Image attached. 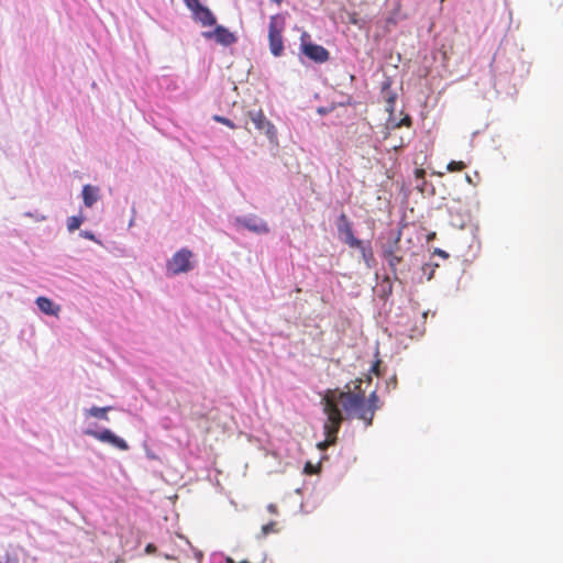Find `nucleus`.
Returning <instances> with one entry per match:
<instances>
[{
    "label": "nucleus",
    "instance_id": "nucleus-1",
    "mask_svg": "<svg viewBox=\"0 0 563 563\" xmlns=\"http://www.w3.org/2000/svg\"><path fill=\"white\" fill-rule=\"evenodd\" d=\"M530 71V63L522 58L515 44L498 47L490 63L492 82L496 95L514 97L518 86Z\"/></svg>",
    "mask_w": 563,
    "mask_h": 563
},
{
    "label": "nucleus",
    "instance_id": "nucleus-2",
    "mask_svg": "<svg viewBox=\"0 0 563 563\" xmlns=\"http://www.w3.org/2000/svg\"><path fill=\"white\" fill-rule=\"evenodd\" d=\"M323 413L327 416V421L323 424L324 435L327 441L334 444L341 426L345 420L342 399L334 395L323 398Z\"/></svg>",
    "mask_w": 563,
    "mask_h": 563
},
{
    "label": "nucleus",
    "instance_id": "nucleus-3",
    "mask_svg": "<svg viewBox=\"0 0 563 563\" xmlns=\"http://www.w3.org/2000/svg\"><path fill=\"white\" fill-rule=\"evenodd\" d=\"M342 408L345 419H361L365 421L366 427L373 422V410L369 408L366 398L362 393H341Z\"/></svg>",
    "mask_w": 563,
    "mask_h": 563
},
{
    "label": "nucleus",
    "instance_id": "nucleus-4",
    "mask_svg": "<svg viewBox=\"0 0 563 563\" xmlns=\"http://www.w3.org/2000/svg\"><path fill=\"white\" fill-rule=\"evenodd\" d=\"M330 52L322 45L311 41V35L303 31L300 35L298 59L306 66L307 60L314 64H324L330 60Z\"/></svg>",
    "mask_w": 563,
    "mask_h": 563
},
{
    "label": "nucleus",
    "instance_id": "nucleus-5",
    "mask_svg": "<svg viewBox=\"0 0 563 563\" xmlns=\"http://www.w3.org/2000/svg\"><path fill=\"white\" fill-rule=\"evenodd\" d=\"M231 223L236 231L244 229L256 235H267L271 232L268 223L255 213L235 216Z\"/></svg>",
    "mask_w": 563,
    "mask_h": 563
},
{
    "label": "nucleus",
    "instance_id": "nucleus-6",
    "mask_svg": "<svg viewBox=\"0 0 563 563\" xmlns=\"http://www.w3.org/2000/svg\"><path fill=\"white\" fill-rule=\"evenodd\" d=\"M97 427V423H90L89 427L84 430V434L97 439L102 443L110 444L120 451H128L130 449L128 442L112 430L108 428L98 429Z\"/></svg>",
    "mask_w": 563,
    "mask_h": 563
},
{
    "label": "nucleus",
    "instance_id": "nucleus-7",
    "mask_svg": "<svg viewBox=\"0 0 563 563\" xmlns=\"http://www.w3.org/2000/svg\"><path fill=\"white\" fill-rule=\"evenodd\" d=\"M192 256L194 253L187 247L178 250L167 262V274L170 276H176L194 269V264L191 263Z\"/></svg>",
    "mask_w": 563,
    "mask_h": 563
},
{
    "label": "nucleus",
    "instance_id": "nucleus-8",
    "mask_svg": "<svg viewBox=\"0 0 563 563\" xmlns=\"http://www.w3.org/2000/svg\"><path fill=\"white\" fill-rule=\"evenodd\" d=\"M400 232H397L395 239L391 242H388L383 246L382 256L386 264V274H390V276L399 275L400 272H397V267L404 263L402 256L396 254L397 249L399 247L400 241Z\"/></svg>",
    "mask_w": 563,
    "mask_h": 563
},
{
    "label": "nucleus",
    "instance_id": "nucleus-9",
    "mask_svg": "<svg viewBox=\"0 0 563 563\" xmlns=\"http://www.w3.org/2000/svg\"><path fill=\"white\" fill-rule=\"evenodd\" d=\"M249 117L253 124L255 125L256 130L263 132L271 144L278 145L277 129L265 117L264 112L261 109L250 111Z\"/></svg>",
    "mask_w": 563,
    "mask_h": 563
},
{
    "label": "nucleus",
    "instance_id": "nucleus-10",
    "mask_svg": "<svg viewBox=\"0 0 563 563\" xmlns=\"http://www.w3.org/2000/svg\"><path fill=\"white\" fill-rule=\"evenodd\" d=\"M338 236L340 241L350 247L361 246L362 240L357 239L353 233V223L345 213H341L336 221Z\"/></svg>",
    "mask_w": 563,
    "mask_h": 563
},
{
    "label": "nucleus",
    "instance_id": "nucleus-11",
    "mask_svg": "<svg viewBox=\"0 0 563 563\" xmlns=\"http://www.w3.org/2000/svg\"><path fill=\"white\" fill-rule=\"evenodd\" d=\"M206 40H214L223 46H231L238 42V37L229 29L223 25L216 24L212 31L202 32Z\"/></svg>",
    "mask_w": 563,
    "mask_h": 563
},
{
    "label": "nucleus",
    "instance_id": "nucleus-12",
    "mask_svg": "<svg viewBox=\"0 0 563 563\" xmlns=\"http://www.w3.org/2000/svg\"><path fill=\"white\" fill-rule=\"evenodd\" d=\"M35 305L37 309L46 316L57 317L60 311V307L57 303L44 296L37 297Z\"/></svg>",
    "mask_w": 563,
    "mask_h": 563
},
{
    "label": "nucleus",
    "instance_id": "nucleus-13",
    "mask_svg": "<svg viewBox=\"0 0 563 563\" xmlns=\"http://www.w3.org/2000/svg\"><path fill=\"white\" fill-rule=\"evenodd\" d=\"M192 19L195 21L201 23L202 26H213L217 24L216 15L205 4L200 9H198L196 12L192 13Z\"/></svg>",
    "mask_w": 563,
    "mask_h": 563
},
{
    "label": "nucleus",
    "instance_id": "nucleus-14",
    "mask_svg": "<svg viewBox=\"0 0 563 563\" xmlns=\"http://www.w3.org/2000/svg\"><path fill=\"white\" fill-rule=\"evenodd\" d=\"M393 280L390 274H385L379 284L378 298L384 301V305L388 302L393 295Z\"/></svg>",
    "mask_w": 563,
    "mask_h": 563
},
{
    "label": "nucleus",
    "instance_id": "nucleus-15",
    "mask_svg": "<svg viewBox=\"0 0 563 563\" xmlns=\"http://www.w3.org/2000/svg\"><path fill=\"white\" fill-rule=\"evenodd\" d=\"M99 191L97 186L85 185L82 187L81 196L87 208H91L99 200Z\"/></svg>",
    "mask_w": 563,
    "mask_h": 563
},
{
    "label": "nucleus",
    "instance_id": "nucleus-16",
    "mask_svg": "<svg viewBox=\"0 0 563 563\" xmlns=\"http://www.w3.org/2000/svg\"><path fill=\"white\" fill-rule=\"evenodd\" d=\"M286 23V15L284 13H277L271 16L268 24V34H280L283 35Z\"/></svg>",
    "mask_w": 563,
    "mask_h": 563
},
{
    "label": "nucleus",
    "instance_id": "nucleus-17",
    "mask_svg": "<svg viewBox=\"0 0 563 563\" xmlns=\"http://www.w3.org/2000/svg\"><path fill=\"white\" fill-rule=\"evenodd\" d=\"M268 46L274 57H280L285 49L283 35L268 34Z\"/></svg>",
    "mask_w": 563,
    "mask_h": 563
},
{
    "label": "nucleus",
    "instance_id": "nucleus-18",
    "mask_svg": "<svg viewBox=\"0 0 563 563\" xmlns=\"http://www.w3.org/2000/svg\"><path fill=\"white\" fill-rule=\"evenodd\" d=\"M354 249H356L361 252L362 260L365 262V264L368 268H372L375 264V257L373 254V249H372L371 242L362 241L361 246H355Z\"/></svg>",
    "mask_w": 563,
    "mask_h": 563
},
{
    "label": "nucleus",
    "instance_id": "nucleus-19",
    "mask_svg": "<svg viewBox=\"0 0 563 563\" xmlns=\"http://www.w3.org/2000/svg\"><path fill=\"white\" fill-rule=\"evenodd\" d=\"M159 86L169 92H176L180 89L179 78L173 75H165L159 79Z\"/></svg>",
    "mask_w": 563,
    "mask_h": 563
},
{
    "label": "nucleus",
    "instance_id": "nucleus-20",
    "mask_svg": "<svg viewBox=\"0 0 563 563\" xmlns=\"http://www.w3.org/2000/svg\"><path fill=\"white\" fill-rule=\"evenodd\" d=\"M111 407H97L92 406L91 408L84 409L85 417H93L100 420L109 421L108 411Z\"/></svg>",
    "mask_w": 563,
    "mask_h": 563
},
{
    "label": "nucleus",
    "instance_id": "nucleus-21",
    "mask_svg": "<svg viewBox=\"0 0 563 563\" xmlns=\"http://www.w3.org/2000/svg\"><path fill=\"white\" fill-rule=\"evenodd\" d=\"M417 179H419V177H417ZM418 181L419 183L417 184V189L421 194L427 195V196L435 195V188H434L433 184L429 183L424 178H422L421 180H418Z\"/></svg>",
    "mask_w": 563,
    "mask_h": 563
},
{
    "label": "nucleus",
    "instance_id": "nucleus-22",
    "mask_svg": "<svg viewBox=\"0 0 563 563\" xmlns=\"http://www.w3.org/2000/svg\"><path fill=\"white\" fill-rule=\"evenodd\" d=\"M437 267H439L438 263H433V262L424 263L421 267L422 275H421L420 279L426 277L427 280H431L434 276V271Z\"/></svg>",
    "mask_w": 563,
    "mask_h": 563
},
{
    "label": "nucleus",
    "instance_id": "nucleus-23",
    "mask_svg": "<svg viewBox=\"0 0 563 563\" xmlns=\"http://www.w3.org/2000/svg\"><path fill=\"white\" fill-rule=\"evenodd\" d=\"M84 221H85V218L81 214L69 217L67 219V230L69 232H74V231L78 230Z\"/></svg>",
    "mask_w": 563,
    "mask_h": 563
},
{
    "label": "nucleus",
    "instance_id": "nucleus-24",
    "mask_svg": "<svg viewBox=\"0 0 563 563\" xmlns=\"http://www.w3.org/2000/svg\"><path fill=\"white\" fill-rule=\"evenodd\" d=\"M409 271V267L405 265V263L400 264L399 267H397V272H400L399 275L391 276V278L397 282L399 285L405 286L406 285V275Z\"/></svg>",
    "mask_w": 563,
    "mask_h": 563
},
{
    "label": "nucleus",
    "instance_id": "nucleus-25",
    "mask_svg": "<svg viewBox=\"0 0 563 563\" xmlns=\"http://www.w3.org/2000/svg\"><path fill=\"white\" fill-rule=\"evenodd\" d=\"M277 525L278 523L276 521H269L268 523L263 525L260 537L265 538V537H267L271 533L278 532Z\"/></svg>",
    "mask_w": 563,
    "mask_h": 563
},
{
    "label": "nucleus",
    "instance_id": "nucleus-26",
    "mask_svg": "<svg viewBox=\"0 0 563 563\" xmlns=\"http://www.w3.org/2000/svg\"><path fill=\"white\" fill-rule=\"evenodd\" d=\"M321 471L320 464H313L310 461L306 462L303 466V474L306 475H313L319 474Z\"/></svg>",
    "mask_w": 563,
    "mask_h": 563
},
{
    "label": "nucleus",
    "instance_id": "nucleus-27",
    "mask_svg": "<svg viewBox=\"0 0 563 563\" xmlns=\"http://www.w3.org/2000/svg\"><path fill=\"white\" fill-rule=\"evenodd\" d=\"M184 2L191 14L203 5L200 0H184Z\"/></svg>",
    "mask_w": 563,
    "mask_h": 563
},
{
    "label": "nucleus",
    "instance_id": "nucleus-28",
    "mask_svg": "<svg viewBox=\"0 0 563 563\" xmlns=\"http://www.w3.org/2000/svg\"><path fill=\"white\" fill-rule=\"evenodd\" d=\"M213 120L218 123H221V124H224L227 126H229L230 129H235L236 125L234 124V122L225 117H222V115H219V114H216L213 115Z\"/></svg>",
    "mask_w": 563,
    "mask_h": 563
},
{
    "label": "nucleus",
    "instance_id": "nucleus-29",
    "mask_svg": "<svg viewBox=\"0 0 563 563\" xmlns=\"http://www.w3.org/2000/svg\"><path fill=\"white\" fill-rule=\"evenodd\" d=\"M366 402H368L369 408L373 410V415L375 413V410L378 408V396L376 391H373L369 394L368 398H366Z\"/></svg>",
    "mask_w": 563,
    "mask_h": 563
},
{
    "label": "nucleus",
    "instance_id": "nucleus-30",
    "mask_svg": "<svg viewBox=\"0 0 563 563\" xmlns=\"http://www.w3.org/2000/svg\"><path fill=\"white\" fill-rule=\"evenodd\" d=\"M79 235L84 239H87V240H90V241H93L98 244H101V241L96 236V234L90 231V230H81L79 232Z\"/></svg>",
    "mask_w": 563,
    "mask_h": 563
},
{
    "label": "nucleus",
    "instance_id": "nucleus-31",
    "mask_svg": "<svg viewBox=\"0 0 563 563\" xmlns=\"http://www.w3.org/2000/svg\"><path fill=\"white\" fill-rule=\"evenodd\" d=\"M384 98H385L386 102L388 103V106L394 107L396 99H397V93L390 90V91L384 93Z\"/></svg>",
    "mask_w": 563,
    "mask_h": 563
},
{
    "label": "nucleus",
    "instance_id": "nucleus-32",
    "mask_svg": "<svg viewBox=\"0 0 563 563\" xmlns=\"http://www.w3.org/2000/svg\"><path fill=\"white\" fill-rule=\"evenodd\" d=\"M390 87H391V80L390 78H386L383 82H382V93H386L388 91H390Z\"/></svg>",
    "mask_w": 563,
    "mask_h": 563
},
{
    "label": "nucleus",
    "instance_id": "nucleus-33",
    "mask_svg": "<svg viewBox=\"0 0 563 563\" xmlns=\"http://www.w3.org/2000/svg\"><path fill=\"white\" fill-rule=\"evenodd\" d=\"M424 329H418L417 327L411 329L410 338L420 336L422 335Z\"/></svg>",
    "mask_w": 563,
    "mask_h": 563
},
{
    "label": "nucleus",
    "instance_id": "nucleus-34",
    "mask_svg": "<svg viewBox=\"0 0 563 563\" xmlns=\"http://www.w3.org/2000/svg\"><path fill=\"white\" fill-rule=\"evenodd\" d=\"M433 255H438L444 260L449 257V254L441 249H435Z\"/></svg>",
    "mask_w": 563,
    "mask_h": 563
},
{
    "label": "nucleus",
    "instance_id": "nucleus-35",
    "mask_svg": "<svg viewBox=\"0 0 563 563\" xmlns=\"http://www.w3.org/2000/svg\"><path fill=\"white\" fill-rule=\"evenodd\" d=\"M387 388L393 387L396 388L397 386V377L394 375L389 380L386 382Z\"/></svg>",
    "mask_w": 563,
    "mask_h": 563
},
{
    "label": "nucleus",
    "instance_id": "nucleus-36",
    "mask_svg": "<svg viewBox=\"0 0 563 563\" xmlns=\"http://www.w3.org/2000/svg\"><path fill=\"white\" fill-rule=\"evenodd\" d=\"M267 510L271 512V514H274V515H277V507L275 504H269L267 506Z\"/></svg>",
    "mask_w": 563,
    "mask_h": 563
},
{
    "label": "nucleus",
    "instance_id": "nucleus-37",
    "mask_svg": "<svg viewBox=\"0 0 563 563\" xmlns=\"http://www.w3.org/2000/svg\"><path fill=\"white\" fill-rule=\"evenodd\" d=\"M10 562H11V558L8 553L5 554L4 558L0 556V563H10Z\"/></svg>",
    "mask_w": 563,
    "mask_h": 563
},
{
    "label": "nucleus",
    "instance_id": "nucleus-38",
    "mask_svg": "<svg viewBox=\"0 0 563 563\" xmlns=\"http://www.w3.org/2000/svg\"><path fill=\"white\" fill-rule=\"evenodd\" d=\"M350 22L353 23V24H356L357 23V20L354 15L351 16L350 19Z\"/></svg>",
    "mask_w": 563,
    "mask_h": 563
},
{
    "label": "nucleus",
    "instance_id": "nucleus-39",
    "mask_svg": "<svg viewBox=\"0 0 563 563\" xmlns=\"http://www.w3.org/2000/svg\"><path fill=\"white\" fill-rule=\"evenodd\" d=\"M153 548H154V545H153V544H147V545H146V551H147V552H151Z\"/></svg>",
    "mask_w": 563,
    "mask_h": 563
},
{
    "label": "nucleus",
    "instance_id": "nucleus-40",
    "mask_svg": "<svg viewBox=\"0 0 563 563\" xmlns=\"http://www.w3.org/2000/svg\"><path fill=\"white\" fill-rule=\"evenodd\" d=\"M325 446H327L325 442H322V443L319 444L320 450H324Z\"/></svg>",
    "mask_w": 563,
    "mask_h": 563
},
{
    "label": "nucleus",
    "instance_id": "nucleus-41",
    "mask_svg": "<svg viewBox=\"0 0 563 563\" xmlns=\"http://www.w3.org/2000/svg\"><path fill=\"white\" fill-rule=\"evenodd\" d=\"M272 2H275L277 4H280L283 2V0H271Z\"/></svg>",
    "mask_w": 563,
    "mask_h": 563
},
{
    "label": "nucleus",
    "instance_id": "nucleus-42",
    "mask_svg": "<svg viewBox=\"0 0 563 563\" xmlns=\"http://www.w3.org/2000/svg\"><path fill=\"white\" fill-rule=\"evenodd\" d=\"M319 113H325V110L323 108H319Z\"/></svg>",
    "mask_w": 563,
    "mask_h": 563
},
{
    "label": "nucleus",
    "instance_id": "nucleus-43",
    "mask_svg": "<svg viewBox=\"0 0 563 563\" xmlns=\"http://www.w3.org/2000/svg\"><path fill=\"white\" fill-rule=\"evenodd\" d=\"M427 314H428V312H423L422 318L426 319Z\"/></svg>",
    "mask_w": 563,
    "mask_h": 563
},
{
    "label": "nucleus",
    "instance_id": "nucleus-44",
    "mask_svg": "<svg viewBox=\"0 0 563 563\" xmlns=\"http://www.w3.org/2000/svg\"><path fill=\"white\" fill-rule=\"evenodd\" d=\"M459 227H460V228H463V227H464V222H461V223L459 224Z\"/></svg>",
    "mask_w": 563,
    "mask_h": 563
},
{
    "label": "nucleus",
    "instance_id": "nucleus-45",
    "mask_svg": "<svg viewBox=\"0 0 563 563\" xmlns=\"http://www.w3.org/2000/svg\"><path fill=\"white\" fill-rule=\"evenodd\" d=\"M445 0H441V2H444Z\"/></svg>",
    "mask_w": 563,
    "mask_h": 563
}]
</instances>
